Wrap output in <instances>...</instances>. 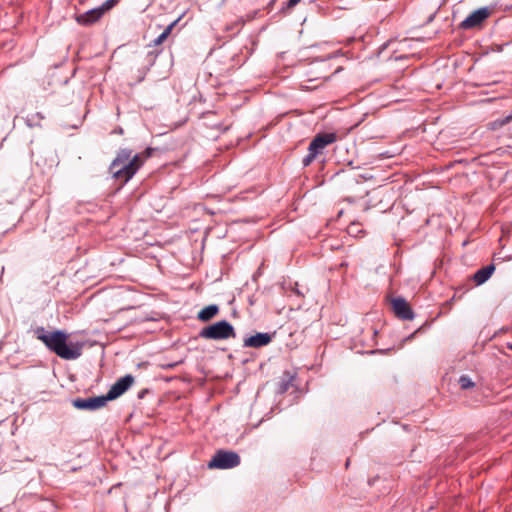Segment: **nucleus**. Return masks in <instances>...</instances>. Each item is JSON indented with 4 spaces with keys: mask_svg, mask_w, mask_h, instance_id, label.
I'll return each instance as SVG.
<instances>
[{
    "mask_svg": "<svg viewBox=\"0 0 512 512\" xmlns=\"http://www.w3.org/2000/svg\"><path fill=\"white\" fill-rule=\"evenodd\" d=\"M160 53V51L158 52H155V51H151V52H148V54L146 55V68L143 70V72L141 73V76L138 78V82H141L145 75H146V72L150 69V67L155 63V60L158 56V54Z\"/></svg>",
    "mask_w": 512,
    "mask_h": 512,
    "instance_id": "nucleus-15",
    "label": "nucleus"
},
{
    "mask_svg": "<svg viewBox=\"0 0 512 512\" xmlns=\"http://www.w3.org/2000/svg\"><path fill=\"white\" fill-rule=\"evenodd\" d=\"M102 16L103 13L101 12L100 8L97 7L77 15L76 21L80 25L90 26L96 23Z\"/></svg>",
    "mask_w": 512,
    "mask_h": 512,
    "instance_id": "nucleus-11",
    "label": "nucleus"
},
{
    "mask_svg": "<svg viewBox=\"0 0 512 512\" xmlns=\"http://www.w3.org/2000/svg\"><path fill=\"white\" fill-rule=\"evenodd\" d=\"M235 336V329L227 320H221L212 325L206 326L199 332L200 338L210 340H224L231 337L234 338Z\"/></svg>",
    "mask_w": 512,
    "mask_h": 512,
    "instance_id": "nucleus-4",
    "label": "nucleus"
},
{
    "mask_svg": "<svg viewBox=\"0 0 512 512\" xmlns=\"http://www.w3.org/2000/svg\"><path fill=\"white\" fill-rule=\"evenodd\" d=\"M148 392V389H142L141 391H139L137 395L138 399H143Z\"/></svg>",
    "mask_w": 512,
    "mask_h": 512,
    "instance_id": "nucleus-21",
    "label": "nucleus"
},
{
    "mask_svg": "<svg viewBox=\"0 0 512 512\" xmlns=\"http://www.w3.org/2000/svg\"><path fill=\"white\" fill-rule=\"evenodd\" d=\"M294 380V376L289 372L284 373L281 379L278 382L277 392L279 394L286 393L290 386L292 385V381Z\"/></svg>",
    "mask_w": 512,
    "mask_h": 512,
    "instance_id": "nucleus-14",
    "label": "nucleus"
},
{
    "mask_svg": "<svg viewBox=\"0 0 512 512\" xmlns=\"http://www.w3.org/2000/svg\"><path fill=\"white\" fill-rule=\"evenodd\" d=\"M272 341V335L266 332H258L255 335L244 339V347L260 348L268 345Z\"/></svg>",
    "mask_w": 512,
    "mask_h": 512,
    "instance_id": "nucleus-10",
    "label": "nucleus"
},
{
    "mask_svg": "<svg viewBox=\"0 0 512 512\" xmlns=\"http://www.w3.org/2000/svg\"><path fill=\"white\" fill-rule=\"evenodd\" d=\"M134 383V377L131 374H127L119 378L109 389L105 397L107 401L115 400L123 395Z\"/></svg>",
    "mask_w": 512,
    "mask_h": 512,
    "instance_id": "nucleus-8",
    "label": "nucleus"
},
{
    "mask_svg": "<svg viewBox=\"0 0 512 512\" xmlns=\"http://www.w3.org/2000/svg\"><path fill=\"white\" fill-rule=\"evenodd\" d=\"M512 120V115H508L504 118L496 119L488 124L490 130H497L504 125L508 124Z\"/></svg>",
    "mask_w": 512,
    "mask_h": 512,
    "instance_id": "nucleus-17",
    "label": "nucleus"
},
{
    "mask_svg": "<svg viewBox=\"0 0 512 512\" xmlns=\"http://www.w3.org/2000/svg\"><path fill=\"white\" fill-rule=\"evenodd\" d=\"M240 464V456L234 451L218 450L208 463L209 468L231 469Z\"/></svg>",
    "mask_w": 512,
    "mask_h": 512,
    "instance_id": "nucleus-5",
    "label": "nucleus"
},
{
    "mask_svg": "<svg viewBox=\"0 0 512 512\" xmlns=\"http://www.w3.org/2000/svg\"><path fill=\"white\" fill-rule=\"evenodd\" d=\"M44 119V116L42 115V113L40 112H37V113H34V114H31V115H28L26 117V124L29 126V127H35V126H39L40 125V121Z\"/></svg>",
    "mask_w": 512,
    "mask_h": 512,
    "instance_id": "nucleus-18",
    "label": "nucleus"
},
{
    "mask_svg": "<svg viewBox=\"0 0 512 512\" xmlns=\"http://www.w3.org/2000/svg\"><path fill=\"white\" fill-rule=\"evenodd\" d=\"M177 23V20L173 21L172 23H170L164 30L163 32L153 40V45L154 46H158L160 44H162L166 39L167 37L170 35L173 27L176 25Z\"/></svg>",
    "mask_w": 512,
    "mask_h": 512,
    "instance_id": "nucleus-16",
    "label": "nucleus"
},
{
    "mask_svg": "<svg viewBox=\"0 0 512 512\" xmlns=\"http://www.w3.org/2000/svg\"><path fill=\"white\" fill-rule=\"evenodd\" d=\"M218 313H219V306L216 304H211V305H208V306L204 307L203 309H201L198 312L197 318L201 322H208L212 318H214Z\"/></svg>",
    "mask_w": 512,
    "mask_h": 512,
    "instance_id": "nucleus-13",
    "label": "nucleus"
},
{
    "mask_svg": "<svg viewBox=\"0 0 512 512\" xmlns=\"http://www.w3.org/2000/svg\"><path fill=\"white\" fill-rule=\"evenodd\" d=\"M107 402L105 395H101L96 397L73 399L72 405L78 410L94 411L103 408Z\"/></svg>",
    "mask_w": 512,
    "mask_h": 512,
    "instance_id": "nucleus-7",
    "label": "nucleus"
},
{
    "mask_svg": "<svg viewBox=\"0 0 512 512\" xmlns=\"http://www.w3.org/2000/svg\"><path fill=\"white\" fill-rule=\"evenodd\" d=\"M336 140L337 135L333 132L317 134L309 144L308 154L302 160L303 166L308 167L316 157L323 152L325 147L334 143Z\"/></svg>",
    "mask_w": 512,
    "mask_h": 512,
    "instance_id": "nucleus-3",
    "label": "nucleus"
},
{
    "mask_svg": "<svg viewBox=\"0 0 512 512\" xmlns=\"http://www.w3.org/2000/svg\"><path fill=\"white\" fill-rule=\"evenodd\" d=\"M119 0H106L101 6H99L101 12L104 14L111 8H113L115 5H117Z\"/></svg>",
    "mask_w": 512,
    "mask_h": 512,
    "instance_id": "nucleus-20",
    "label": "nucleus"
},
{
    "mask_svg": "<svg viewBox=\"0 0 512 512\" xmlns=\"http://www.w3.org/2000/svg\"><path fill=\"white\" fill-rule=\"evenodd\" d=\"M392 308L395 315L401 320H413L414 312L409 303L403 297L392 299Z\"/></svg>",
    "mask_w": 512,
    "mask_h": 512,
    "instance_id": "nucleus-9",
    "label": "nucleus"
},
{
    "mask_svg": "<svg viewBox=\"0 0 512 512\" xmlns=\"http://www.w3.org/2000/svg\"><path fill=\"white\" fill-rule=\"evenodd\" d=\"M461 389L468 390L475 386V383L472 381V379L468 375H462L459 378L458 381Z\"/></svg>",
    "mask_w": 512,
    "mask_h": 512,
    "instance_id": "nucleus-19",
    "label": "nucleus"
},
{
    "mask_svg": "<svg viewBox=\"0 0 512 512\" xmlns=\"http://www.w3.org/2000/svg\"><path fill=\"white\" fill-rule=\"evenodd\" d=\"M490 14L491 10L488 7L479 8L473 11L460 23V28L464 30L479 28Z\"/></svg>",
    "mask_w": 512,
    "mask_h": 512,
    "instance_id": "nucleus-6",
    "label": "nucleus"
},
{
    "mask_svg": "<svg viewBox=\"0 0 512 512\" xmlns=\"http://www.w3.org/2000/svg\"><path fill=\"white\" fill-rule=\"evenodd\" d=\"M418 331H419V329H418V330H416V331H415L414 333H412L411 335H409V336L407 337V340H411V339L414 337V335H415Z\"/></svg>",
    "mask_w": 512,
    "mask_h": 512,
    "instance_id": "nucleus-24",
    "label": "nucleus"
},
{
    "mask_svg": "<svg viewBox=\"0 0 512 512\" xmlns=\"http://www.w3.org/2000/svg\"><path fill=\"white\" fill-rule=\"evenodd\" d=\"M35 334L51 352L64 360H75L82 355L84 344L68 342V334L63 330L48 332L44 327H37Z\"/></svg>",
    "mask_w": 512,
    "mask_h": 512,
    "instance_id": "nucleus-1",
    "label": "nucleus"
},
{
    "mask_svg": "<svg viewBox=\"0 0 512 512\" xmlns=\"http://www.w3.org/2000/svg\"><path fill=\"white\" fill-rule=\"evenodd\" d=\"M114 133L123 134V129L121 127H118L114 130Z\"/></svg>",
    "mask_w": 512,
    "mask_h": 512,
    "instance_id": "nucleus-23",
    "label": "nucleus"
},
{
    "mask_svg": "<svg viewBox=\"0 0 512 512\" xmlns=\"http://www.w3.org/2000/svg\"><path fill=\"white\" fill-rule=\"evenodd\" d=\"M494 271V264L484 266L476 271V273L473 275V280L477 285L484 284L492 276Z\"/></svg>",
    "mask_w": 512,
    "mask_h": 512,
    "instance_id": "nucleus-12",
    "label": "nucleus"
},
{
    "mask_svg": "<svg viewBox=\"0 0 512 512\" xmlns=\"http://www.w3.org/2000/svg\"><path fill=\"white\" fill-rule=\"evenodd\" d=\"M152 151V148H147L143 153V157L142 154H133L131 149H120L112 161L109 170L115 179L127 183L144 164V160L152 155Z\"/></svg>",
    "mask_w": 512,
    "mask_h": 512,
    "instance_id": "nucleus-2",
    "label": "nucleus"
},
{
    "mask_svg": "<svg viewBox=\"0 0 512 512\" xmlns=\"http://www.w3.org/2000/svg\"><path fill=\"white\" fill-rule=\"evenodd\" d=\"M297 294L299 295H302V293L300 292V290H296Z\"/></svg>",
    "mask_w": 512,
    "mask_h": 512,
    "instance_id": "nucleus-26",
    "label": "nucleus"
},
{
    "mask_svg": "<svg viewBox=\"0 0 512 512\" xmlns=\"http://www.w3.org/2000/svg\"><path fill=\"white\" fill-rule=\"evenodd\" d=\"M300 2V0H288L287 2V6L288 7H293L295 6L296 4H298Z\"/></svg>",
    "mask_w": 512,
    "mask_h": 512,
    "instance_id": "nucleus-22",
    "label": "nucleus"
},
{
    "mask_svg": "<svg viewBox=\"0 0 512 512\" xmlns=\"http://www.w3.org/2000/svg\"><path fill=\"white\" fill-rule=\"evenodd\" d=\"M506 346H507L508 349L512 350V343H507Z\"/></svg>",
    "mask_w": 512,
    "mask_h": 512,
    "instance_id": "nucleus-25",
    "label": "nucleus"
}]
</instances>
